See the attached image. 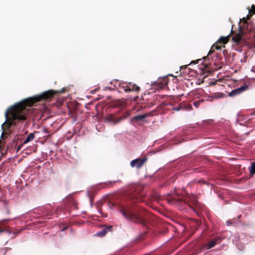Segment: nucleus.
I'll return each mask as SVG.
<instances>
[{
	"label": "nucleus",
	"instance_id": "nucleus-1",
	"mask_svg": "<svg viewBox=\"0 0 255 255\" xmlns=\"http://www.w3.org/2000/svg\"><path fill=\"white\" fill-rule=\"evenodd\" d=\"M57 93L53 90H48L39 95L27 98L22 102L7 109L5 113V121L1 125L3 132L1 138L6 137L11 132V127L16 126L19 122L25 121L29 109L27 107L33 106L36 103L50 101Z\"/></svg>",
	"mask_w": 255,
	"mask_h": 255
},
{
	"label": "nucleus",
	"instance_id": "nucleus-2",
	"mask_svg": "<svg viewBox=\"0 0 255 255\" xmlns=\"http://www.w3.org/2000/svg\"><path fill=\"white\" fill-rule=\"evenodd\" d=\"M109 207L113 209L117 207L118 210L127 220L144 226L149 213L138 205H122L116 202H109Z\"/></svg>",
	"mask_w": 255,
	"mask_h": 255
},
{
	"label": "nucleus",
	"instance_id": "nucleus-3",
	"mask_svg": "<svg viewBox=\"0 0 255 255\" xmlns=\"http://www.w3.org/2000/svg\"><path fill=\"white\" fill-rule=\"evenodd\" d=\"M166 200L171 205H181L188 204L194 211L196 212L195 208L198 204L197 196L195 195H187L184 198L179 196L176 192L169 195Z\"/></svg>",
	"mask_w": 255,
	"mask_h": 255
},
{
	"label": "nucleus",
	"instance_id": "nucleus-4",
	"mask_svg": "<svg viewBox=\"0 0 255 255\" xmlns=\"http://www.w3.org/2000/svg\"><path fill=\"white\" fill-rule=\"evenodd\" d=\"M9 221L8 219H5L0 221V234L3 232H6L11 235L10 238L13 239L19 233V232L8 229V227L6 226L5 224Z\"/></svg>",
	"mask_w": 255,
	"mask_h": 255
},
{
	"label": "nucleus",
	"instance_id": "nucleus-5",
	"mask_svg": "<svg viewBox=\"0 0 255 255\" xmlns=\"http://www.w3.org/2000/svg\"><path fill=\"white\" fill-rule=\"evenodd\" d=\"M128 115V112L125 113L121 117H118L117 114H111L106 117V120L107 122H111L114 125L119 123L121 121L126 119Z\"/></svg>",
	"mask_w": 255,
	"mask_h": 255
},
{
	"label": "nucleus",
	"instance_id": "nucleus-6",
	"mask_svg": "<svg viewBox=\"0 0 255 255\" xmlns=\"http://www.w3.org/2000/svg\"><path fill=\"white\" fill-rule=\"evenodd\" d=\"M232 41L238 46H242L246 42L241 32L237 33L232 37Z\"/></svg>",
	"mask_w": 255,
	"mask_h": 255
},
{
	"label": "nucleus",
	"instance_id": "nucleus-7",
	"mask_svg": "<svg viewBox=\"0 0 255 255\" xmlns=\"http://www.w3.org/2000/svg\"><path fill=\"white\" fill-rule=\"evenodd\" d=\"M168 79L167 77L159 78L155 82V86L157 89H162L168 84Z\"/></svg>",
	"mask_w": 255,
	"mask_h": 255
},
{
	"label": "nucleus",
	"instance_id": "nucleus-8",
	"mask_svg": "<svg viewBox=\"0 0 255 255\" xmlns=\"http://www.w3.org/2000/svg\"><path fill=\"white\" fill-rule=\"evenodd\" d=\"M146 161V158H137L132 160L130 163V165L132 167H135L139 169L143 165Z\"/></svg>",
	"mask_w": 255,
	"mask_h": 255
},
{
	"label": "nucleus",
	"instance_id": "nucleus-9",
	"mask_svg": "<svg viewBox=\"0 0 255 255\" xmlns=\"http://www.w3.org/2000/svg\"><path fill=\"white\" fill-rule=\"evenodd\" d=\"M248 89L247 85H243L240 88L232 90L229 94L230 97H234L239 95Z\"/></svg>",
	"mask_w": 255,
	"mask_h": 255
},
{
	"label": "nucleus",
	"instance_id": "nucleus-10",
	"mask_svg": "<svg viewBox=\"0 0 255 255\" xmlns=\"http://www.w3.org/2000/svg\"><path fill=\"white\" fill-rule=\"evenodd\" d=\"M222 238L220 237H216L212 241H210L205 247L207 250H209L214 247L216 245L220 244Z\"/></svg>",
	"mask_w": 255,
	"mask_h": 255
},
{
	"label": "nucleus",
	"instance_id": "nucleus-11",
	"mask_svg": "<svg viewBox=\"0 0 255 255\" xmlns=\"http://www.w3.org/2000/svg\"><path fill=\"white\" fill-rule=\"evenodd\" d=\"M144 195L142 193L135 192L131 196V199L136 202H140L144 201Z\"/></svg>",
	"mask_w": 255,
	"mask_h": 255
},
{
	"label": "nucleus",
	"instance_id": "nucleus-12",
	"mask_svg": "<svg viewBox=\"0 0 255 255\" xmlns=\"http://www.w3.org/2000/svg\"><path fill=\"white\" fill-rule=\"evenodd\" d=\"M112 228L113 227L111 226L105 227L101 231L97 233V236L100 237H104L107 233L112 231Z\"/></svg>",
	"mask_w": 255,
	"mask_h": 255
},
{
	"label": "nucleus",
	"instance_id": "nucleus-13",
	"mask_svg": "<svg viewBox=\"0 0 255 255\" xmlns=\"http://www.w3.org/2000/svg\"><path fill=\"white\" fill-rule=\"evenodd\" d=\"M128 87L130 89V92L133 91L136 93H138L140 91V88L139 86H138L135 84H133L132 83H128Z\"/></svg>",
	"mask_w": 255,
	"mask_h": 255
},
{
	"label": "nucleus",
	"instance_id": "nucleus-14",
	"mask_svg": "<svg viewBox=\"0 0 255 255\" xmlns=\"http://www.w3.org/2000/svg\"><path fill=\"white\" fill-rule=\"evenodd\" d=\"M151 115H152L151 113H146V114L142 115L135 116L133 117V119L134 120H137V121H141V120H143L144 119H145L148 117H149Z\"/></svg>",
	"mask_w": 255,
	"mask_h": 255
},
{
	"label": "nucleus",
	"instance_id": "nucleus-15",
	"mask_svg": "<svg viewBox=\"0 0 255 255\" xmlns=\"http://www.w3.org/2000/svg\"><path fill=\"white\" fill-rule=\"evenodd\" d=\"M222 45L220 44H217V41L214 43L211 47L210 51L208 52V55H210L212 54V53L214 52L215 49L219 50L221 49V47Z\"/></svg>",
	"mask_w": 255,
	"mask_h": 255
},
{
	"label": "nucleus",
	"instance_id": "nucleus-16",
	"mask_svg": "<svg viewBox=\"0 0 255 255\" xmlns=\"http://www.w3.org/2000/svg\"><path fill=\"white\" fill-rule=\"evenodd\" d=\"M229 41V35L226 37H221L217 41V44H220L222 46L224 45Z\"/></svg>",
	"mask_w": 255,
	"mask_h": 255
},
{
	"label": "nucleus",
	"instance_id": "nucleus-17",
	"mask_svg": "<svg viewBox=\"0 0 255 255\" xmlns=\"http://www.w3.org/2000/svg\"><path fill=\"white\" fill-rule=\"evenodd\" d=\"M34 137H35V135H34V133H30L27 136V137L26 138V139L24 140V141H23V143L26 144V143L29 142V141L33 140L34 139Z\"/></svg>",
	"mask_w": 255,
	"mask_h": 255
},
{
	"label": "nucleus",
	"instance_id": "nucleus-18",
	"mask_svg": "<svg viewBox=\"0 0 255 255\" xmlns=\"http://www.w3.org/2000/svg\"><path fill=\"white\" fill-rule=\"evenodd\" d=\"M122 181L121 180H117V181H108L106 182L104 184L105 186H103L104 187H111L113 185V184H115L116 183H121Z\"/></svg>",
	"mask_w": 255,
	"mask_h": 255
},
{
	"label": "nucleus",
	"instance_id": "nucleus-19",
	"mask_svg": "<svg viewBox=\"0 0 255 255\" xmlns=\"http://www.w3.org/2000/svg\"><path fill=\"white\" fill-rule=\"evenodd\" d=\"M184 106V104L181 103L179 104L177 107L173 108L172 110L173 111H179L181 109H185V107Z\"/></svg>",
	"mask_w": 255,
	"mask_h": 255
},
{
	"label": "nucleus",
	"instance_id": "nucleus-20",
	"mask_svg": "<svg viewBox=\"0 0 255 255\" xmlns=\"http://www.w3.org/2000/svg\"><path fill=\"white\" fill-rule=\"evenodd\" d=\"M120 87H121L122 90H123L126 93L130 92V89L129 87H128V84H127L126 85H122L120 84Z\"/></svg>",
	"mask_w": 255,
	"mask_h": 255
},
{
	"label": "nucleus",
	"instance_id": "nucleus-21",
	"mask_svg": "<svg viewBox=\"0 0 255 255\" xmlns=\"http://www.w3.org/2000/svg\"><path fill=\"white\" fill-rule=\"evenodd\" d=\"M250 172L252 174H255V162L252 163L251 167H250Z\"/></svg>",
	"mask_w": 255,
	"mask_h": 255
},
{
	"label": "nucleus",
	"instance_id": "nucleus-22",
	"mask_svg": "<svg viewBox=\"0 0 255 255\" xmlns=\"http://www.w3.org/2000/svg\"><path fill=\"white\" fill-rule=\"evenodd\" d=\"M204 101V100L203 99L196 101L194 102L193 105L196 108H198L199 107V105H200V104L203 103Z\"/></svg>",
	"mask_w": 255,
	"mask_h": 255
},
{
	"label": "nucleus",
	"instance_id": "nucleus-23",
	"mask_svg": "<svg viewBox=\"0 0 255 255\" xmlns=\"http://www.w3.org/2000/svg\"><path fill=\"white\" fill-rule=\"evenodd\" d=\"M251 11L253 13L255 14V5H253L252 6Z\"/></svg>",
	"mask_w": 255,
	"mask_h": 255
},
{
	"label": "nucleus",
	"instance_id": "nucleus-24",
	"mask_svg": "<svg viewBox=\"0 0 255 255\" xmlns=\"http://www.w3.org/2000/svg\"><path fill=\"white\" fill-rule=\"evenodd\" d=\"M200 59L197 60L196 61H192L190 64L194 63V64H197L198 63V61H200Z\"/></svg>",
	"mask_w": 255,
	"mask_h": 255
},
{
	"label": "nucleus",
	"instance_id": "nucleus-25",
	"mask_svg": "<svg viewBox=\"0 0 255 255\" xmlns=\"http://www.w3.org/2000/svg\"><path fill=\"white\" fill-rule=\"evenodd\" d=\"M237 51H240V52H242V49H241V48L240 47H239L238 49H236Z\"/></svg>",
	"mask_w": 255,
	"mask_h": 255
},
{
	"label": "nucleus",
	"instance_id": "nucleus-26",
	"mask_svg": "<svg viewBox=\"0 0 255 255\" xmlns=\"http://www.w3.org/2000/svg\"><path fill=\"white\" fill-rule=\"evenodd\" d=\"M67 228H68V227H64V228L61 230V231H64L66 230Z\"/></svg>",
	"mask_w": 255,
	"mask_h": 255
},
{
	"label": "nucleus",
	"instance_id": "nucleus-27",
	"mask_svg": "<svg viewBox=\"0 0 255 255\" xmlns=\"http://www.w3.org/2000/svg\"><path fill=\"white\" fill-rule=\"evenodd\" d=\"M2 191H1V190H0V199L2 197Z\"/></svg>",
	"mask_w": 255,
	"mask_h": 255
},
{
	"label": "nucleus",
	"instance_id": "nucleus-28",
	"mask_svg": "<svg viewBox=\"0 0 255 255\" xmlns=\"http://www.w3.org/2000/svg\"><path fill=\"white\" fill-rule=\"evenodd\" d=\"M207 58H208V57H207V56H206V57H203V59H204V60H205L206 59H207Z\"/></svg>",
	"mask_w": 255,
	"mask_h": 255
},
{
	"label": "nucleus",
	"instance_id": "nucleus-29",
	"mask_svg": "<svg viewBox=\"0 0 255 255\" xmlns=\"http://www.w3.org/2000/svg\"><path fill=\"white\" fill-rule=\"evenodd\" d=\"M241 217H242V215H239V216H238V219H240V218H241Z\"/></svg>",
	"mask_w": 255,
	"mask_h": 255
},
{
	"label": "nucleus",
	"instance_id": "nucleus-30",
	"mask_svg": "<svg viewBox=\"0 0 255 255\" xmlns=\"http://www.w3.org/2000/svg\"><path fill=\"white\" fill-rule=\"evenodd\" d=\"M253 115H255V112L252 114Z\"/></svg>",
	"mask_w": 255,
	"mask_h": 255
}]
</instances>
